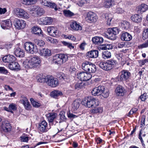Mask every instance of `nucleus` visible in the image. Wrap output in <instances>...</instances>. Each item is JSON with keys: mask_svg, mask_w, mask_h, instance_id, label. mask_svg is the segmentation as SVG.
I'll return each instance as SVG.
<instances>
[{"mask_svg": "<svg viewBox=\"0 0 148 148\" xmlns=\"http://www.w3.org/2000/svg\"><path fill=\"white\" fill-rule=\"evenodd\" d=\"M147 9V5L144 3L141 4L139 7L140 10L141 12H145Z\"/></svg>", "mask_w": 148, "mask_h": 148, "instance_id": "nucleus-43", "label": "nucleus"}, {"mask_svg": "<svg viewBox=\"0 0 148 148\" xmlns=\"http://www.w3.org/2000/svg\"><path fill=\"white\" fill-rule=\"evenodd\" d=\"M79 103L78 100H76L72 104V109L74 110H75L79 108Z\"/></svg>", "mask_w": 148, "mask_h": 148, "instance_id": "nucleus-37", "label": "nucleus"}, {"mask_svg": "<svg viewBox=\"0 0 148 148\" xmlns=\"http://www.w3.org/2000/svg\"><path fill=\"white\" fill-rule=\"evenodd\" d=\"M21 101L22 103L24 105L25 108L26 110H29L31 109L32 106L26 97H22Z\"/></svg>", "mask_w": 148, "mask_h": 148, "instance_id": "nucleus-21", "label": "nucleus"}, {"mask_svg": "<svg viewBox=\"0 0 148 148\" xmlns=\"http://www.w3.org/2000/svg\"><path fill=\"white\" fill-rule=\"evenodd\" d=\"M14 25L16 28L21 29L25 27L26 23L23 20L16 19L14 21Z\"/></svg>", "mask_w": 148, "mask_h": 148, "instance_id": "nucleus-8", "label": "nucleus"}, {"mask_svg": "<svg viewBox=\"0 0 148 148\" xmlns=\"http://www.w3.org/2000/svg\"><path fill=\"white\" fill-rule=\"evenodd\" d=\"M36 12V14L39 16H41L44 13V11L43 8L40 7L37 8Z\"/></svg>", "mask_w": 148, "mask_h": 148, "instance_id": "nucleus-42", "label": "nucleus"}, {"mask_svg": "<svg viewBox=\"0 0 148 148\" xmlns=\"http://www.w3.org/2000/svg\"><path fill=\"white\" fill-rule=\"evenodd\" d=\"M112 9L115 12H116L118 14H122L124 12V10L122 8H116V7H115V8H112Z\"/></svg>", "mask_w": 148, "mask_h": 148, "instance_id": "nucleus-41", "label": "nucleus"}, {"mask_svg": "<svg viewBox=\"0 0 148 148\" xmlns=\"http://www.w3.org/2000/svg\"><path fill=\"white\" fill-rule=\"evenodd\" d=\"M23 3L26 5H31L36 2V0H23Z\"/></svg>", "mask_w": 148, "mask_h": 148, "instance_id": "nucleus-44", "label": "nucleus"}, {"mask_svg": "<svg viewBox=\"0 0 148 148\" xmlns=\"http://www.w3.org/2000/svg\"><path fill=\"white\" fill-rule=\"evenodd\" d=\"M111 57V53L110 51H106L103 52L102 55V57L104 59L110 58Z\"/></svg>", "mask_w": 148, "mask_h": 148, "instance_id": "nucleus-34", "label": "nucleus"}, {"mask_svg": "<svg viewBox=\"0 0 148 148\" xmlns=\"http://www.w3.org/2000/svg\"><path fill=\"white\" fill-rule=\"evenodd\" d=\"M40 61L38 56L33 57L28 61L24 62V66L26 68L34 69L38 67Z\"/></svg>", "mask_w": 148, "mask_h": 148, "instance_id": "nucleus-1", "label": "nucleus"}, {"mask_svg": "<svg viewBox=\"0 0 148 148\" xmlns=\"http://www.w3.org/2000/svg\"><path fill=\"white\" fill-rule=\"evenodd\" d=\"M20 138L22 142H27L28 141V137L27 136H22L20 137Z\"/></svg>", "mask_w": 148, "mask_h": 148, "instance_id": "nucleus-53", "label": "nucleus"}, {"mask_svg": "<svg viewBox=\"0 0 148 148\" xmlns=\"http://www.w3.org/2000/svg\"><path fill=\"white\" fill-rule=\"evenodd\" d=\"M34 42L36 45L40 47L43 46L45 44L44 41L41 40L35 39Z\"/></svg>", "mask_w": 148, "mask_h": 148, "instance_id": "nucleus-35", "label": "nucleus"}, {"mask_svg": "<svg viewBox=\"0 0 148 148\" xmlns=\"http://www.w3.org/2000/svg\"><path fill=\"white\" fill-rule=\"evenodd\" d=\"M47 83L48 85L51 87H55L59 84V82L57 78H54L52 76H48Z\"/></svg>", "mask_w": 148, "mask_h": 148, "instance_id": "nucleus-9", "label": "nucleus"}, {"mask_svg": "<svg viewBox=\"0 0 148 148\" xmlns=\"http://www.w3.org/2000/svg\"><path fill=\"white\" fill-rule=\"evenodd\" d=\"M82 69L89 73H95L96 71V66L92 63L88 61H85L82 65Z\"/></svg>", "mask_w": 148, "mask_h": 148, "instance_id": "nucleus-3", "label": "nucleus"}, {"mask_svg": "<svg viewBox=\"0 0 148 148\" xmlns=\"http://www.w3.org/2000/svg\"><path fill=\"white\" fill-rule=\"evenodd\" d=\"M147 47H148V40L146 42L138 46V47L139 49H142Z\"/></svg>", "mask_w": 148, "mask_h": 148, "instance_id": "nucleus-57", "label": "nucleus"}, {"mask_svg": "<svg viewBox=\"0 0 148 148\" xmlns=\"http://www.w3.org/2000/svg\"><path fill=\"white\" fill-rule=\"evenodd\" d=\"M12 23L10 20L3 21L1 23V26L4 29H8L12 26Z\"/></svg>", "mask_w": 148, "mask_h": 148, "instance_id": "nucleus-20", "label": "nucleus"}, {"mask_svg": "<svg viewBox=\"0 0 148 148\" xmlns=\"http://www.w3.org/2000/svg\"><path fill=\"white\" fill-rule=\"evenodd\" d=\"M57 116V114L55 113H50L47 118L49 122L52 123Z\"/></svg>", "mask_w": 148, "mask_h": 148, "instance_id": "nucleus-33", "label": "nucleus"}, {"mask_svg": "<svg viewBox=\"0 0 148 148\" xmlns=\"http://www.w3.org/2000/svg\"><path fill=\"white\" fill-rule=\"evenodd\" d=\"M98 56V51L96 50H94L88 52L86 56L88 58H95Z\"/></svg>", "mask_w": 148, "mask_h": 148, "instance_id": "nucleus-23", "label": "nucleus"}, {"mask_svg": "<svg viewBox=\"0 0 148 148\" xmlns=\"http://www.w3.org/2000/svg\"><path fill=\"white\" fill-rule=\"evenodd\" d=\"M105 90L104 87L103 86H99L93 89L91 92L92 95L96 96L101 95Z\"/></svg>", "mask_w": 148, "mask_h": 148, "instance_id": "nucleus-11", "label": "nucleus"}, {"mask_svg": "<svg viewBox=\"0 0 148 148\" xmlns=\"http://www.w3.org/2000/svg\"><path fill=\"white\" fill-rule=\"evenodd\" d=\"M48 77L43 76V74H42L38 75L36 77V79L37 81L40 83H47V79L48 78Z\"/></svg>", "mask_w": 148, "mask_h": 148, "instance_id": "nucleus-28", "label": "nucleus"}, {"mask_svg": "<svg viewBox=\"0 0 148 148\" xmlns=\"http://www.w3.org/2000/svg\"><path fill=\"white\" fill-rule=\"evenodd\" d=\"M109 95V93L108 92L106 91L105 92H103L101 95L100 96V97L101 99H103V98H106Z\"/></svg>", "mask_w": 148, "mask_h": 148, "instance_id": "nucleus-54", "label": "nucleus"}, {"mask_svg": "<svg viewBox=\"0 0 148 148\" xmlns=\"http://www.w3.org/2000/svg\"><path fill=\"white\" fill-rule=\"evenodd\" d=\"M83 105L90 108L93 106H96L99 105V101L98 99L92 98L90 97H85L82 102Z\"/></svg>", "mask_w": 148, "mask_h": 148, "instance_id": "nucleus-2", "label": "nucleus"}, {"mask_svg": "<svg viewBox=\"0 0 148 148\" xmlns=\"http://www.w3.org/2000/svg\"><path fill=\"white\" fill-rule=\"evenodd\" d=\"M92 40L95 45H100L103 42V39L101 37L95 36L92 38Z\"/></svg>", "mask_w": 148, "mask_h": 148, "instance_id": "nucleus-25", "label": "nucleus"}, {"mask_svg": "<svg viewBox=\"0 0 148 148\" xmlns=\"http://www.w3.org/2000/svg\"><path fill=\"white\" fill-rule=\"evenodd\" d=\"M67 114L68 117L70 119L74 118L77 117V116L71 113L70 111L68 112Z\"/></svg>", "mask_w": 148, "mask_h": 148, "instance_id": "nucleus-56", "label": "nucleus"}, {"mask_svg": "<svg viewBox=\"0 0 148 148\" xmlns=\"http://www.w3.org/2000/svg\"><path fill=\"white\" fill-rule=\"evenodd\" d=\"M16 13L17 16L24 19H28L29 18V16L27 12L24 10L19 8L16 9Z\"/></svg>", "mask_w": 148, "mask_h": 148, "instance_id": "nucleus-7", "label": "nucleus"}, {"mask_svg": "<svg viewBox=\"0 0 148 148\" xmlns=\"http://www.w3.org/2000/svg\"><path fill=\"white\" fill-rule=\"evenodd\" d=\"M54 29V28L53 27H48L47 29V31L49 34L50 35V34H51L52 32L53 31V29Z\"/></svg>", "mask_w": 148, "mask_h": 148, "instance_id": "nucleus-63", "label": "nucleus"}, {"mask_svg": "<svg viewBox=\"0 0 148 148\" xmlns=\"http://www.w3.org/2000/svg\"><path fill=\"white\" fill-rule=\"evenodd\" d=\"M9 73L8 71L4 67H0V73L7 74Z\"/></svg>", "mask_w": 148, "mask_h": 148, "instance_id": "nucleus-50", "label": "nucleus"}, {"mask_svg": "<svg viewBox=\"0 0 148 148\" xmlns=\"http://www.w3.org/2000/svg\"><path fill=\"white\" fill-rule=\"evenodd\" d=\"M111 28H108L106 33L103 34V36L106 38L110 39L111 37Z\"/></svg>", "mask_w": 148, "mask_h": 148, "instance_id": "nucleus-45", "label": "nucleus"}, {"mask_svg": "<svg viewBox=\"0 0 148 148\" xmlns=\"http://www.w3.org/2000/svg\"><path fill=\"white\" fill-rule=\"evenodd\" d=\"M30 101L32 105L33 106L35 107H38L40 106V103H38V102L35 101L33 98L30 99Z\"/></svg>", "mask_w": 148, "mask_h": 148, "instance_id": "nucleus-47", "label": "nucleus"}, {"mask_svg": "<svg viewBox=\"0 0 148 148\" xmlns=\"http://www.w3.org/2000/svg\"><path fill=\"white\" fill-rule=\"evenodd\" d=\"M125 42H121L118 44V47L119 48H122L125 47Z\"/></svg>", "mask_w": 148, "mask_h": 148, "instance_id": "nucleus-64", "label": "nucleus"}, {"mask_svg": "<svg viewBox=\"0 0 148 148\" xmlns=\"http://www.w3.org/2000/svg\"><path fill=\"white\" fill-rule=\"evenodd\" d=\"M125 92L124 88L122 86L119 85L116 88L115 92L116 95L123 96L124 95Z\"/></svg>", "mask_w": 148, "mask_h": 148, "instance_id": "nucleus-17", "label": "nucleus"}, {"mask_svg": "<svg viewBox=\"0 0 148 148\" xmlns=\"http://www.w3.org/2000/svg\"><path fill=\"white\" fill-rule=\"evenodd\" d=\"M62 93L60 91L54 90L52 91L51 93V96L54 98H56L57 97L62 95Z\"/></svg>", "mask_w": 148, "mask_h": 148, "instance_id": "nucleus-39", "label": "nucleus"}, {"mask_svg": "<svg viewBox=\"0 0 148 148\" xmlns=\"http://www.w3.org/2000/svg\"><path fill=\"white\" fill-rule=\"evenodd\" d=\"M24 47L25 49L28 53L34 54L37 52L36 47H35L34 44L31 42H25L24 44Z\"/></svg>", "mask_w": 148, "mask_h": 148, "instance_id": "nucleus-5", "label": "nucleus"}, {"mask_svg": "<svg viewBox=\"0 0 148 148\" xmlns=\"http://www.w3.org/2000/svg\"><path fill=\"white\" fill-rule=\"evenodd\" d=\"M132 38L131 35L127 32L122 33L121 36V39L122 41H129Z\"/></svg>", "mask_w": 148, "mask_h": 148, "instance_id": "nucleus-24", "label": "nucleus"}, {"mask_svg": "<svg viewBox=\"0 0 148 148\" xmlns=\"http://www.w3.org/2000/svg\"><path fill=\"white\" fill-rule=\"evenodd\" d=\"M142 19L143 17L141 15L137 14L133 15L131 17V19L132 21L137 23L141 22Z\"/></svg>", "mask_w": 148, "mask_h": 148, "instance_id": "nucleus-27", "label": "nucleus"}, {"mask_svg": "<svg viewBox=\"0 0 148 148\" xmlns=\"http://www.w3.org/2000/svg\"><path fill=\"white\" fill-rule=\"evenodd\" d=\"M143 39L148 38V28L144 30L143 34Z\"/></svg>", "mask_w": 148, "mask_h": 148, "instance_id": "nucleus-48", "label": "nucleus"}, {"mask_svg": "<svg viewBox=\"0 0 148 148\" xmlns=\"http://www.w3.org/2000/svg\"><path fill=\"white\" fill-rule=\"evenodd\" d=\"M63 14L65 16L71 17L74 15L73 13L69 10H64L63 11Z\"/></svg>", "mask_w": 148, "mask_h": 148, "instance_id": "nucleus-38", "label": "nucleus"}, {"mask_svg": "<svg viewBox=\"0 0 148 148\" xmlns=\"http://www.w3.org/2000/svg\"><path fill=\"white\" fill-rule=\"evenodd\" d=\"M8 108L10 111H14L16 110L17 108L16 104L12 103L9 105Z\"/></svg>", "mask_w": 148, "mask_h": 148, "instance_id": "nucleus-51", "label": "nucleus"}, {"mask_svg": "<svg viewBox=\"0 0 148 148\" xmlns=\"http://www.w3.org/2000/svg\"><path fill=\"white\" fill-rule=\"evenodd\" d=\"M84 83L80 81L78 82L75 85V88L78 90L79 89L83 88L84 87Z\"/></svg>", "mask_w": 148, "mask_h": 148, "instance_id": "nucleus-36", "label": "nucleus"}, {"mask_svg": "<svg viewBox=\"0 0 148 148\" xmlns=\"http://www.w3.org/2000/svg\"><path fill=\"white\" fill-rule=\"evenodd\" d=\"M47 123L45 120L42 121L39 124L38 130L40 133L42 134L47 131Z\"/></svg>", "mask_w": 148, "mask_h": 148, "instance_id": "nucleus-14", "label": "nucleus"}, {"mask_svg": "<svg viewBox=\"0 0 148 148\" xmlns=\"http://www.w3.org/2000/svg\"><path fill=\"white\" fill-rule=\"evenodd\" d=\"M62 43L64 46H67L70 49L74 48V46L72 45L71 43L65 41L62 42Z\"/></svg>", "mask_w": 148, "mask_h": 148, "instance_id": "nucleus-49", "label": "nucleus"}, {"mask_svg": "<svg viewBox=\"0 0 148 148\" xmlns=\"http://www.w3.org/2000/svg\"><path fill=\"white\" fill-rule=\"evenodd\" d=\"M2 60L4 62L10 64L16 61V58L14 56L12 55H8L3 57Z\"/></svg>", "mask_w": 148, "mask_h": 148, "instance_id": "nucleus-15", "label": "nucleus"}, {"mask_svg": "<svg viewBox=\"0 0 148 148\" xmlns=\"http://www.w3.org/2000/svg\"><path fill=\"white\" fill-rule=\"evenodd\" d=\"M50 35L54 37H56L58 36V33L56 30L53 29V31L52 32L51 34H50Z\"/></svg>", "mask_w": 148, "mask_h": 148, "instance_id": "nucleus-58", "label": "nucleus"}, {"mask_svg": "<svg viewBox=\"0 0 148 148\" xmlns=\"http://www.w3.org/2000/svg\"><path fill=\"white\" fill-rule=\"evenodd\" d=\"M108 14H106L105 15L106 18L107 19L106 21V24L107 25H110L111 22V18H108Z\"/></svg>", "mask_w": 148, "mask_h": 148, "instance_id": "nucleus-61", "label": "nucleus"}, {"mask_svg": "<svg viewBox=\"0 0 148 148\" xmlns=\"http://www.w3.org/2000/svg\"><path fill=\"white\" fill-rule=\"evenodd\" d=\"M119 32L118 28L117 27H113L112 28V33L114 35H116Z\"/></svg>", "mask_w": 148, "mask_h": 148, "instance_id": "nucleus-52", "label": "nucleus"}, {"mask_svg": "<svg viewBox=\"0 0 148 148\" xmlns=\"http://www.w3.org/2000/svg\"><path fill=\"white\" fill-rule=\"evenodd\" d=\"M121 75L120 77L121 81H126L131 75V73L126 70H123L121 71Z\"/></svg>", "mask_w": 148, "mask_h": 148, "instance_id": "nucleus-16", "label": "nucleus"}, {"mask_svg": "<svg viewBox=\"0 0 148 148\" xmlns=\"http://www.w3.org/2000/svg\"><path fill=\"white\" fill-rule=\"evenodd\" d=\"M103 112V108L102 107H99L95 108L90 111L92 114H100Z\"/></svg>", "mask_w": 148, "mask_h": 148, "instance_id": "nucleus-32", "label": "nucleus"}, {"mask_svg": "<svg viewBox=\"0 0 148 148\" xmlns=\"http://www.w3.org/2000/svg\"><path fill=\"white\" fill-rule=\"evenodd\" d=\"M41 21L42 22V23L44 25H50L53 21L52 19L51 18L47 17L41 18Z\"/></svg>", "mask_w": 148, "mask_h": 148, "instance_id": "nucleus-29", "label": "nucleus"}, {"mask_svg": "<svg viewBox=\"0 0 148 148\" xmlns=\"http://www.w3.org/2000/svg\"><path fill=\"white\" fill-rule=\"evenodd\" d=\"M101 5L102 7L106 8H109L111 5V0H102Z\"/></svg>", "mask_w": 148, "mask_h": 148, "instance_id": "nucleus-31", "label": "nucleus"}, {"mask_svg": "<svg viewBox=\"0 0 148 148\" xmlns=\"http://www.w3.org/2000/svg\"><path fill=\"white\" fill-rule=\"evenodd\" d=\"M1 127L4 131L5 132H8L10 130L11 126L8 121H3Z\"/></svg>", "mask_w": 148, "mask_h": 148, "instance_id": "nucleus-18", "label": "nucleus"}, {"mask_svg": "<svg viewBox=\"0 0 148 148\" xmlns=\"http://www.w3.org/2000/svg\"><path fill=\"white\" fill-rule=\"evenodd\" d=\"M9 68L12 70L18 71L20 70L21 68L20 65L16 61L13 62L8 65Z\"/></svg>", "mask_w": 148, "mask_h": 148, "instance_id": "nucleus-19", "label": "nucleus"}, {"mask_svg": "<svg viewBox=\"0 0 148 148\" xmlns=\"http://www.w3.org/2000/svg\"><path fill=\"white\" fill-rule=\"evenodd\" d=\"M39 54L42 56H49L51 55V51L49 49L43 48L40 50Z\"/></svg>", "mask_w": 148, "mask_h": 148, "instance_id": "nucleus-26", "label": "nucleus"}, {"mask_svg": "<svg viewBox=\"0 0 148 148\" xmlns=\"http://www.w3.org/2000/svg\"><path fill=\"white\" fill-rule=\"evenodd\" d=\"M65 114L64 112H60V121H59L60 123L65 121L66 120V118L65 116Z\"/></svg>", "mask_w": 148, "mask_h": 148, "instance_id": "nucleus-46", "label": "nucleus"}, {"mask_svg": "<svg viewBox=\"0 0 148 148\" xmlns=\"http://www.w3.org/2000/svg\"><path fill=\"white\" fill-rule=\"evenodd\" d=\"M14 53L16 57H23L24 56V52L23 50L19 48L15 49Z\"/></svg>", "mask_w": 148, "mask_h": 148, "instance_id": "nucleus-30", "label": "nucleus"}, {"mask_svg": "<svg viewBox=\"0 0 148 148\" xmlns=\"http://www.w3.org/2000/svg\"><path fill=\"white\" fill-rule=\"evenodd\" d=\"M121 23L122 24V26L125 28L128 27L129 25L128 22L126 21H123L121 22Z\"/></svg>", "mask_w": 148, "mask_h": 148, "instance_id": "nucleus-59", "label": "nucleus"}, {"mask_svg": "<svg viewBox=\"0 0 148 148\" xmlns=\"http://www.w3.org/2000/svg\"><path fill=\"white\" fill-rule=\"evenodd\" d=\"M60 75L58 77L60 78V79L61 80H64L65 81H66V80L67 79V78L65 74L62 73H61Z\"/></svg>", "mask_w": 148, "mask_h": 148, "instance_id": "nucleus-55", "label": "nucleus"}, {"mask_svg": "<svg viewBox=\"0 0 148 148\" xmlns=\"http://www.w3.org/2000/svg\"><path fill=\"white\" fill-rule=\"evenodd\" d=\"M86 43L84 42L82 43L79 46V48L82 50H84V49L85 46L86 45Z\"/></svg>", "mask_w": 148, "mask_h": 148, "instance_id": "nucleus-62", "label": "nucleus"}, {"mask_svg": "<svg viewBox=\"0 0 148 148\" xmlns=\"http://www.w3.org/2000/svg\"><path fill=\"white\" fill-rule=\"evenodd\" d=\"M41 3L43 5L51 8H54L56 11H57L58 10L56 4L52 1H47L46 0H42Z\"/></svg>", "mask_w": 148, "mask_h": 148, "instance_id": "nucleus-13", "label": "nucleus"}, {"mask_svg": "<svg viewBox=\"0 0 148 148\" xmlns=\"http://www.w3.org/2000/svg\"><path fill=\"white\" fill-rule=\"evenodd\" d=\"M68 59V56L64 54H58L54 56L53 58V61L54 63L61 64L64 63Z\"/></svg>", "mask_w": 148, "mask_h": 148, "instance_id": "nucleus-4", "label": "nucleus"}, {"mask_svg": "<svg viewBox=\"0 0 148 148\" xmlns=\"http://www.w3.org/2000/svg\"><path fill=\"white\" fill-rule=\"evenodd\" d=\"M70 26L73 29L76 31L81 30L82 28L79 24L75 21H73L71 23Z\"/></svg>", "mask_w": 148, "mask_h": 148, "instance_id": "nucleus-22", "label": "nucleus"}, {"mask_svg": "<svg viewBox=\"0 0 148 148\" xmlns=\"http://www.w3.org/2000/svg\"><path fill=\"white\" fill-rule=\"evenodd\" d=\"M46 39L48 42L53 44H56L58 42L57 39L52 37H48L46 38Z\"/></svg>", "mask_w": 148, "mask_h": 148, "instance_id": "nucleus-40", "label": "nucleus"}, {"mask_svg": "<svg viewBox=\"0 0 148 148\" xmlns=\"http://www.w3.org/2000/svg\"><path fill=\"white\" fill-rule=\"evenodd\" d=\"M86 18L88 22L91 23L96 21L97 17L95 13L90 12L87 13Z\"/></svg>", "mask_w": 148, "mask_h": 148, "instance_id": "nucleus-12", "label": "nucleus"}, {"mask_svg": "<svg viewBox=\"0 0 148 148\" xmlns=\"http://www.w3.org/2000/svg\"><path fill=\"white\" fill-rule=\"evenodd\" d=\"M145 117H142L141 120L140 127H142L145 125Z\"/></svg>", "mask_w": 148, "mask_h": 148, "instance_id": "nucleus-60", "label": "nucleus"}, {"mask_svg": "<svg viewBox=\"0 0 148 148\" xmlns=\"http://www.w3.org/2000/svg\"><path fill=\"white\" fill-rule=\"evenodd\" d=\"M77 78L80 79L81 81H86L90 79L91 78V75L86 72H80L77 75Z\"/></svg>", "mask_w": 148, "mask_h": 148, "instance_id": "nucleus-10", "label": "nucleus"}, {"mask_svg": "<svg viewBox=\"0 0 148 148\" xmlns=\"http://www.w3.org/2000/svg\"><path fill=\"white\" fill-rule=\"evenodd\" d=\"M97 64L102 69L107 71L111 69V60H107L106 62L99 61L97 62Z\"/></svg>", "mask_w": 148, "mask_h": 148, "instance_id": "nucleus-6", "label": "nucleus"}]
</instances>
